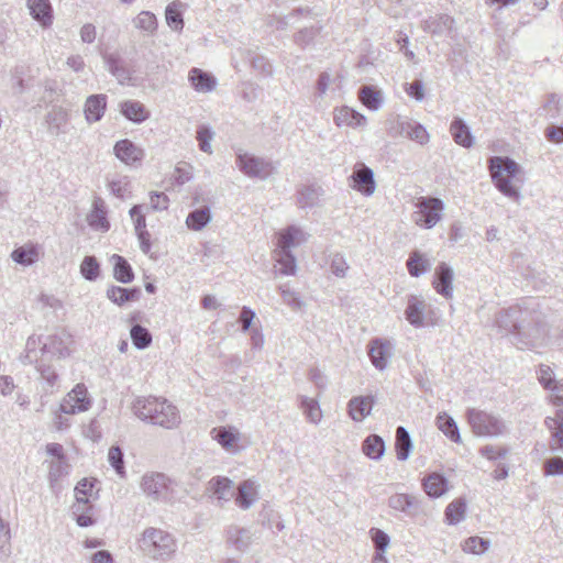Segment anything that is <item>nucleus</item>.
Returning <instances> with one entry per match:
<instances>
[{"instance_id":"obj_1","label":"nucleus","mask_w":563,"mask_h":563,"mask_svg":"<svg viewBox=\"0 0 563 563\" xmlns=\"http://www.w3.org/2000/svg\"><path fill=\"white\" fill-rule=\"evenodd\" d=\"M495 324L519 350L543 347L550 339L551 325L540 301L536 298L522 299L520 302L499 310Z\"/></svg>"},{"instance_id":"obj_2","label":"nucleus","mask_w":563,"mask_h":563,"mask_svg":"<svg viewBox=\"0 0 563 563\" xmlns=\"http://www.w3.org/2000/svg\"><path fill=\"white\" fill-rule=\"evenodd\" d=\"M75 351V340L66 330H58L46 336L31 335L25 344L24 354L21 355L23 364L38 362V357H56L59 360L69 357Z\"/></svg>"},{"instance_id":"obj_3","label":"nucleus","mask_w":563,"mask_h":563,"mask_svg":"<svg viewBox=\"0 0 563 563\" xmlns=\"http://www.w3.org/2000/svg\"><path fill=\"white\" fill-rule=\"evenodd\" d=\"M308 240V234L298 225L291 224L276 233V249L274 250V273L276 277L295 275L296 258L291 249L298 247Z\"/></svg>"},{"instance_id":"obj_4","label":"nucleus","mask_w":563,"mask_h":563,"mask_svg":"<svg viewBox=\"0 0 563 563\" xmlns=\"http://www.w3.org/2000/svg\"><path fill=\"white\" fill-rule=\"evenodd\" d=\"M133 411L141 420L165 429H174L180 423L178 409L166 399L137 398L133 404Z\"/></svg>"},{"instance_id":"obj_5","label":"nucleus","mask_w":563,"mask_h":563,"mask_svg":"<svg viewBox=\"0 0 563 563\" xmlns=\"http://www.w3.org/2000/svg\"><path fill=\"white\" fill-rule=\"evenodd\" d=\"M140 549L144 555L154 561L166 562L177 550L175 537L158 528H147L140 539Z\"/></svg>"},{"instance_id":"obj_6","label":"nucleus","mask_w":563,"mask_h":563,"mask_svg":"<svg viewBox=\"0 0 563 563\" xmlns=\"http://www.w3.org/2000/svg\"><path fill=\"white\" fill-rule=\"evenodd\" d=\"M465 416L473 433L478 437H499L507 432L506 422L497 415L468 408Z\"/></svg>"},{"instance_id":"obj_7","label":"nucleus","mask_w":563,"mask_h":563,"mask_svg":"<svg viewBox=\"0 0 563 563\" xmlns=\"http://www.w3.org/2000/svg\"><path fill=\"white\" fill-rule=\"evenodd\" d=\"M140 488L153 503H169L174 498V484L163 473L147 472L141 477Z\"/></svg>"},{"instance_id":"obj_8","label":"nucleus","mask_w":563,"mask_h":563,"mask_svg":"<svg viewBox=\"0 0 563 563\" xmlns=\"http://www.w3.org/2000/svg\"><path fill=\"white\" fill-rule=\"evenodd\" d=\"M235 164L240 172L250 178L267 179L273 172L271 161L256 156L243 150L235 153Z\"/></svg>"},{"instance_id":"obj_9","label":"nucleus","mask_w":563,"mask_h":563,"mask_svg":"<svg viewBox=\"0 0 563 563\" xmlns=\"http://www.w3.org/2000/svg\"><path fill=\"white\" fill-rule=\"evenodd\" d=\"M59 405L62 412L77 415L88 411L91 408L92 399L85 384L79 383L64 396Z\"/></svg>"},{"instance_id":"obj_10","label":"nucleus","mask_w":563,"mask_h":563,"mask_svg":"<svg viewBox=\"0 0 563 563\" xmlns=\"http://www.w3.org/2000/svg\"><path fill=\"white\" fill-rule=\"evenodd\" d=\"M349 186L362 194L363 196L369 197L376 190V183L374 178V172L372 168L366 166L364 163H356L353 167V172L349 177Z\"/></svg>"},{"instance_id":"obj_11","label":"nucleus","mask_w":563,"mask_h":563,"mask_svg":"<svg viewBox=\"0 0 563 563\" xmlns=\"http://www.w3.org/2000/svg\"><path fill=\"white\" fill-rule=\"evenodd\" d=\"M394 345L390 340L375 338L368 343V356L373 366L378 371H384L390 357L393 356Z\"/></svg>"},{"instance_id":"obj_12","label":"nucleus","mask_w":563,"mask_h":563,"mask_svg":"<svg viewBox=\"0 0 563 563\" xmlns=\"http://www.w3.org/2000/svg\"><path fill=\"white\" fill-rule=\"evenodd\" d=\"M236 506L242 510L253 507L260 499V484L253 478L240 483L234 495Z\"/></svg>"},{"instance_id":"obj_13","label":"nucleus","mask_w":563,"mask_h":563,"mask_svg":"<svg viewBox=\"0 0 563 563\" xmlns=\"http://www.w3.org/2000/svg\"><path fill=\"white\" fill-rule=\"evenodd\" d=\"M208 490L217 499V504L223 507L235 495L234 483L223 476L212 477L208 483Z\"/></svg>"},{"instance_id":"obj_14","label":"nucleus","mask_w":563,"mask_h":563,"mask_svg":"<svg viewBox=\"0 0 563 563\" xmlns=\"http://www.w3.org/2000/svg\"><path fill=\"white\" fill-rule=\"evenodd\" d=\"M36 364V371L40 374V382L43 391L46 395H53L59 388V375L56 368L46 363V360L43 357H38V362H33Z\"/></svg>"},{"instance_id":"obj_15","label":"nucleus","mask_w":563,"mask_h":563,"mask_svg":"<svg viewBox=\"0 0 563 563\" xmlns=\"http://www.w3.org/2000/svg\"><path fill=\"white\" fill-rule=\"evenodd\" d=\"M333 121L339 128L346 126L356 129L363 128L367 124V119L364 114L347 106H342L334 109Z\"/></svg>"},{"instance_id":"obj_16","label":"nucleus","mask_w":563,"mask_h":563,"mask_svg":"<svg viewBox=\"0 0 563 563\" xmlns=\"http://www.w3.org/2000/svg\"><path fill=\"white\" fill-rule=\"evenodd\" d=\"M113 151L117 158L126 165L140 163L144 157V151L128 139L118 141Z\"/></svg>"},{"instance_id":"obj_17","label":"nucleus","mask_w":563,"mask_h":563,"mask_svg":"<svg viewBox=\"0 0 563 563\" xmlns=\"http://www.w3.org/2000/svg\"><path fill=\"white\" fill-rule=\"evenodd\" d=\"M374 404L375 398L372 395L352 397L347 404L350 418L355 422L363 421L371 415Z\"/></svg>"},{"instance_id":"obj_18","label":"nucleus","mask_w":563,"mask_h":563,"mask_svg":"<svg viewBox=\"0 0 563 563\" xmlns=\"http://www.w3.org/2000/svg\"><path fill=\"white\" fill-rule=\"evenodd\" d=\"M211 438L217 441L224 450L231 453L239 451L240 433L232 427L213 428L210 432Z\"/></svg>"},{"instance_id":"obj_19","label":"nucleus","mask_w":563,"mask_h":563,"mask_svg":"<svg viewBox=\"0 0 563 563\" xmlns=\"http://www.w3.org/2000/svg\"><path fill=\"white\" fill-rule=\"evenodd\" d=\"M107 109V96L103 93L91 95L86 99L84 113L86 121L91 124L100 121Z\"/></svg>"},{"instance_id":"obj_20","label":"nucleus","mask_w":563,"mask_h":563,"mask_svg":"<svg viewBox=\"0 0 563 563\" xmlns=\"http://www.w3.org/2000/svg\"><path fill=\"white\" fill-rule=\"evenodd\" d=\"M31 16L43 27L53 23V8L49 0H26Z\"/></svg>"},{"instance_id":"obj_21","label":"nucleus","mask_w":563,"mask_h":563,"mask_svg":"<svg viewBox=\"0 0 563 563\" xmlns=\"http://www.w3.org/2000/svg\"><path fill=\"white\" fill-rule=\"evenodd\" d=\"M445 203L438 197H424V229H431L439 223L444 213Z\"/></svg>"},{"instance_id":"obj_22","label":"nucleus","mask_w":563,"mask_h":563,"mask_svg":"<svg viewBox=\"0 0 563 563\" xmlns=\"http://www.w3.org/2000/svg\"><path fill=\"white\" fill-rule=\"evenodd\" d=\"M450 133L454 142L464 148H471L475 143L470 126L460 117L453 118L450 124Z\"/></svg>"},{"instance_id":"obj_23","label":"nucleus","mask_w":563,"mask_h":563,"mask_svg":"<svg viewBox=\"0 0 563 563\" xmlns=\"http://www.w3.org/2000/svg\"><path fill=\"white\" fill-rule=\"evenodd\" d=\"M253 540V533L249 528L236 525L230 526L227 530V542L238 551L249 549Z\"/></svg>"},{"instance_id":"obj_24","label":"nucleus","mask_w":563,"mask_h":563,"mask_svg":"<svg viewBox=\"0 0 563 563\" xmlns=\"http://www.w3.org/2000/svg\"><path fill=\"white\" fill-rule=\"evenodd\" d=\"M488 169L490 174L500 173L503 177L514 179L519 173L520 166L510 157L493 156L488 161Z\"/></svg>"},{"instance_id":"obj_25","label":"nucleus","mask_w":563,"mask_h":563,"mask_svg":"<svg viewBox=\"0 0 563 563\" xmlns=\"http://www.w3.org/2000/svg\"><path fill=\"white\" fill-rule=\"evenodd\" d=\"M121 114L134 123H142L150 118V111L137 100H125L120 103Z\"/></svg>"},{"instance_id":"obj_26","label":"nucleus","mask_w":563,"mask_h":563,"mask_svg":"<svg viewBox=\"0 0 563 563\" xmlns=\"http://www.w3.org/2000/svg\"><path fill=\"white\" fill-rule=\"evenodd\" d=\"M103 60L107 69L111 73L112 76L117 78L121 85L130 81V71L125 67L123 59L118 53L104 55Z\"/></svg>"},{"instance_id":"obj_27","label":"nucleus","mask_w":563,"mask_h":563,"mask_svg":"<svg viewBox=\"0 0 563 563\" xmlns=\"http://www.w3.org/2000/svg\"><path fill=\"white\" fill-rule=\"evenodd\" d=\"M88 224L96 231L107 232L110 223L107 219V211L102 199L98 198L93 201L92 210L87 216Z\"/></svg>"},{"instance_id":"obj_28","label":"nucleus","mask_w":563,"mask_h":563,"mask_svg":"<svg viewBox=\"0 0 563 563\" xmlns=\"http://www.w3.org/2000/svg\"><path fill=\"white\" fill-rule=\"evenodd\" d=\"M449 490V483L443 474L433 472L424 477V494L431 498L443 496Z\"/></svg>"},{"instance_id":"obj_29","label":"nucleus","mask_w":563,"mask_h":563,"mask_svg":"<svg viewBox=\"0 0 563 563\" xmlns=\"http://www.w3.org/2000/svg\"><path fill=\"white\" fill-rule=\"evenodd\" d=\"M188 79L194 89L202 93L212 91L217 84L216 79L210 74L200 68H191L188 74Z\"/></svg>"},{"instance_id":"obj_30","label":"nucleus","mask_w":563,"mask_h":563,"mask_svg":"<svg viewBox=\"0 0 563 563\" xmlns=\"http://www.w3.org/2000/svg\"><path fill=\"white\" fill-rule=\"evenodd\" d=\"M68 120V111L62 107H53L46 114L48 131L54 135L65 132V126Z\"/></svg>"},{"instance_id":"obj_31","label":"nucleus","mask_w":563,"mask_h":563,"mask_svg":"<svg viewBox=\"0 0 563 563\" xmlns=\"http://www.w3.org/2000/svg\"><path fill=\"white\" fill-rule=\"evenodd\" d=\"M563 112V100L556 93H549L545 97V101L538 110L539 117H543L547 120H558Z\"/></svg>"},{"instance_id":"obj_32","label":"nucleus","mask_w":563,"mask_h":563,"mask_svg":"<svg viewBox=\"0 0 563 563\" xmlns=\"http://www.w3.org/2000/svg\"><path fill=\"white\" fill-rule=\"evenodd\" d=\"M393 130L397 135L421 143L420 140L422 139V126L413 120L399 118Z\"/></svg>"},{"instance_id":"obj_33","label":"nucleus","mask_w":563,"mask_h":563,"mask_svg":"<svg viewBox=\"0 0 563 563\" xmlns=\"http://www.w3.org/2000/svg\"><path fill=\"white\" fill-rule=\"evenodd\" d=\"M38 256L40 249L37 245H34L32 243L19 246L11 253L12 261L23 266H30L34 264L35 262H37Z\"/></svg>"},{"instance_id":"obj_34","label":"nucleus","mask_w":563,"mask_h":563,"mask_svg":"<svg viewBox=\"0 0 563 563\" xmlns=\"http://www.w3.org/2000/svg\"><path fill=\"white\" fill-rule=\"evenodd\" d=\"M385 442L377 434H369L362 443V452L373 461H379L385 454Z\"/></svg>"},{"instance_id":"obj_35","label":"nucleus","mask_w":563,"mask_h":563,"mask_svg":"<svg viewBox=\"0 0 563 563\" xmlns=\"http://www.w3.org/2000/svg\"><path fill=\"white\" fill-rule=\"evenodd\" d=\"M184 8L185 4L181 1L175 0L170 2L165 9L166 23L173 31L181 32L184 29Z\"/></svg>"},{"instance_id":"obj_36","label":"nucleus","mask_w":563,"mask_h":563,"mask_svg":"<svg viewBox=\"0 0 563 563\" xmlns=\"http://www.w3.org/2000/svg\"><path fill=\"white\" fill-rule=\"evenodd\" d=\"M212 220L210 208L205 206L190 211L186 219L188 229L200 231L206 228Z\"/></svg>"},{"instance_id":"obj_37","label":"nucleus","mask_w":563,"mask_h":563,"mask_svg":"<svg viewBox=\"0 0 563 563\" xmlns=\"http://www.w3.org/2000/svg\"><path fill=\"white\" fill-rule=\"evenodd\" d=\"M388 505L390 508L406 512L407 515H415L418 510L417 498L406 494H395L389 497Z\"/></svg>"},{"instance_id":"obj_38","label":"nucleus","mask_w":563,"mask_h":563,"mask_svg":"<svg viewBox=\"0 0 563 563\" xmlns=\"http://www.w3.org/2000/svg\"><path fill=\"white\" fill-rule=\"evenodd\" d=\"M92 508L88 500L76 501L73 505V516L79 527L86 528L95 525L96 520L92 517Z\"/></svg>"},{"instance_id":"obj_39","label":"nucleus","mask_w":563,"mask_h":563,"mask_svg":"<svg viewBox=\"0 0 563 563\" xmlns=\"http://www.w3.org/2000/svg\"><path fill=\"white\" fill-rule=\"evenodd\" d=\"M360 101L372 111H377L383 106L382 92L373 86H362L358 90Z\"/></svg>"},{"instance_id":"obj_40","label":"nucleus","mask_w":563,"mask_h":563,"mask_svg":"<svg viewBox=\"0 0 563 563\" xmlns=\"http://www.w3.org/2000/svg\"><path fill=\"white\" fill-rule=\"evenodd\" d=\"M494 186L506 197L519 202L521 194L519 188L512 183L511 178L503 177L499 174H490Z\"/></svg>"},{"instance_id":"obj_41","label":"nucleus","mask_w":563,"mask_h":563,"mask_svg":"<svg viewBox=\"0 0 563 563\" xmlns=\"http://www.w3.org/2000/svg\"><path fill=\"white\" fill-rule=\"evenodd\" d=\"M132 22L134 27L145 35H154L158 27L157 18L151 11H141Z\"/></svg>"},{"instance_id":"obj_42","label":"nucleus","mask_w":563,"mask_h":563,"mask_svg":"<svg viewBox=\"0 0 563 563\" xmlns=\"http://www.w3.org/2000/svg\"><path fill=\"white\" fill-rule=\"evenodd\" d=\"M453 25V19L448 14H441L424 21V32L435 35L449 34Z\"/></svg>"},{"instance_id":"obj_43","label":"nucleus","mask_w":563,"mask_h":563,"mask_svg":"<svg viewBox=\"0 0 563 563\" xmlns=\"http://www.w3.org/2000/svg\"><path fill=\"white\" fill-rule=\"evenodd\" d=\"M437 426L452 442L461 443L460 429L451 416L446 413L438 415Z\"/></svg>"},{"instance_id":"obj_44","label":"nucleus","mask_w":563,"mask_h":563,"mask_svg":"<svg viewBox=\"0 0 563 563\" xmlns=\"http://www.w3.org/2000/svg\"><path fill=\"white\" fill-rule=\"evenodd\" d=\"M107 295L111 301L121 306L125 302L137 300L140 296V289H126L122 287L112 286L111 288L108 289Z\"/></svg>"},{"instance_id":"obj_45","label":"nucleus","mask_w":563,"mask_h":563,"mask_svg":"<svg viewBox=\"0 0 563 563\" xmlns=\"http://www.w3.org/2000/svg\"><path fill=\"white\" fill-rule=\"evenodd\" d=\"M466 501L457 498L451 501L445 508V520L449 525H456L465 518Z\"/></svg>"},{"instance_id":"obj_46","label":"nucleus","mask_w":563,"mask_h":563,"mask_svg":"<svg viewBox=\"0 0 563 563\" xmlns=\"http://www.w3.org/2000/svg\"><path fill=\"white\" fill-rule=\"evenodd\" d=\"M396 453L399 461L408 459L411 450V439L408 431L404 427H398L396 430Z\"/></svg>"},{"instance_id":"obj_47","label":"nucleus","mask_w":563,"mask_h":563,"mask_svg":"<svg viewBox=\"0 0 563 563\" xmlns=\"http://www.w3.org/2000/svg\"><path fill=\"white\" fill-rule=\"evenodd\" d=\"M113 275L118 282H132L133 272L125 258L120 255H112Z\"/></svg>"},{"instance_id":"obj_48","label":"nucleus","mask_w":563,"mask_h":563,"mask_svg":"<svg viewBox=\"0 0 563 563\" xmlns=\"http://www.w3.org/2000/svg\"><path fill=\"white\" fill-rule=\"evenodd\" d=\"M300 407L306 416V418L314 424H318L322 419V411L319 402L306 396L300 397Z\"/></svg>"},{"instance_id":"obj_49","label":"nucleus","mask_w":563,"mask_h":563,"mask_svg":"<svg viewBox=\"0 0 563 563\" xmlns=\"http://www.w3.org/2000/svg\"><path fill=\"white\" fill-rule=\"evenodd\" d=\"M322 195L321 187L307 186L302 188L298 196V205L300 208H310L318 203Z\"/></svg>"},{"instance_id":"obj_50","label":"nucleus","mask_w":563,"mask_h":563,"mask_svg":"<svg viewBox=\"0 0 563 563\" xmlns=\"http://www.w3.org/2000/svg\"><path fill=\"white\" fill-rule=\"evenodd\" d=\"M130 336H131L132 343L139 350H144V349L148 347L152 343V335H151L150 331L140 324H134L131 328Z\"/></svg>"},{"instance_id":"obj_51","label":"nucleus","mask_w":563,"mask_h":563,"mask_svg":"<svg viewBox=\"0 0 563 563\" xmlns=\"http://www.w3.org/2000/svg\"><path fill=\"white\" fill-rule=\"evenodd\" d=\"M11 554V531L9 522L0 516V560H7Z\"/></svg>"},{"instance_id":"obj_52","label":"nucleus","mask_w":563,"mask_h":563,"mask_svg":"<svg viewBox=\"0 0 563 563\" xmlns=\"http://www.w3.org/2000/svg\"><path fill=\"white\" fill-rule=\"evenodd\" d=\"M108 462L121 478L125 476L124 454L118 445L109 449Z\"/></svg>"},{"instance_id":"obj_53","label":"nucleus","mask_w":563,"mask_h":563,"mask_svg":"<svg viewBox=\"0 0 563 563\" xmlns=\"http://www.w3.org/2000/svg\"><path fill=\"white\" fill-rule=\"evenodd\" d=\"M406 319L415 327H420L422 323L421 302L416 298H410L408 307L405 311Z\"/></svg>"},{"instance_id":"obj_54","label":"nucleus","mask_w":563,"mask_h":563,"mask_svg":"<svg viewBox=\"0 0 563 563\" xmlns=\"http://www.w3.org/2000/svg\"><path fill=\"white\" fill-rule=\"evenodd\" d=\"M489 547V541L481 537H471L465 540L463 550L467 553L481 554Z\"/></svg>"},{"instance_id":"obj_55","label":"nucleus","mask_w":563,"mask_h":563,"mask_svg":"<svg viewBox=\"0 0 563 563\" xmlns=\"http://www.w3.org/2000/svg\"><path fill=\"white\" fill-rule=\"evenodd\" d=\"M130 181L128 177L120 176L111 179L108 184L111 194L118 198H125L129 192Z\"/></svg>"},{"instance_id":"obj_56","label":"nucleus","mask_w":563,"mask_h":563,"mask_svg":"<svg viewBox=\"0 0 563 563\" xmlns=\"http://www.w3.org/2000/svg\"><path fill=\"white\" fill-rule=\"evenodd\" d=\"M368 533L376 551H386L388 549L390 538L385 531L378 528H371Z\"/></svg>"},{"instance_id":"obj_57","label":"nucleus","mask_w":563,"mask_h":563,"mask_svg":"<svg viewBox=\"0 0 563 563\" xmlns=\"http://www.w3.org/2000/svg\"><path fill=\"white\" fill-rule=\"evenodd\" d=\"M69 465L67 464V460H56L51 462L49 471H48V479L53 485L60 477L68 474Z\"/></svg>"},{"instance_id":"obj_58","label":"nucleus","mask_w":563,"mask_h":563,"mask_svg":"<svg viewBox=\"0 0 563 563\" xmlns=\"http://www.w3.org/2000/svg\"><path fill=\"white\" fill-rule=\"evenodd\" d=\"M213 132L208 126H199L197 130V141L199 143V148L207 153H212L211 141L213 139Z\"/></svg>"},{"instance_id":"obj_59","label":"nucleus","mask_w":563,"mask_h":563,"mask_svg":"<svg viewBox=\"0 0 563 563\" xmlns=\"http://www.w3.org/2000/svg\"><path fill=\"white\" fill-rule=\"evenodd\" d=\"M82 276L88 280H93L99 274V264L92 256H86L80 265Z\"/></svg>"},{"instance_id":"obj_60","label":"nucleus","mask_w":563,"mask_h":563,"mask_svg":"<svg viewBox=\"0 0 563 563\" xmlns=\"http://www.w3.org/2000/svg\"><path fill=\"white\" fill-rule=\"evenodd\" d=\"M93 486H95V483L87 478L79 481L75 487L76 501H85V500L89 501V498L92 496Z\"/></svg>"},{"instance_id":"obj_61","label":"nucleus","mask_w":563,"mask_h":563,"mask_svg":"<svg viewBox=\"0 0 563 563\" xmlns=\"http://www.w3.org/2000/svg\"><path fill=\"white\" fill-rule=\"evenodd\" d=\"M543 473L545 476L563 475V459L560 456L547 459L543 463Z\"/></svg>"},{"instance_id":"obj_62","label":"nucleus","mask_w":563,"mask_h":563,"mask_svg":"<svg viewBox=\"0 0 563 563\" xmlns=\"http://www.w3.org/2000/svg\"><path fill=\"white\" fill-rule=\"evenodd\" d=\"M130 217L134 222L135 233L147 232L145 214L143 212V206H141V205L133 206L130 210Z\"/></svg>"},{"instance_id":"obj_63","label":"nucleus","mask_w":563,"mask_h":563,"mask_svg":"<svg viewBox=\"0 0 563 563\" xmlns=\"http://www.w3.org/2000/svg\"><path fill=\"white\" fill-rule=\"evenodd\" d=\"M509 450L505 446L485 445L481 449V454L490 461L505 459Z\"/></svg>"},{"instance_id":"obj_64","label":"nucleus","mask_w":563,"mask_h":563,"mask_svg":"<svg viewBox=\"0 0 563 563\" xmlns=\"http://www.w3.org/2000/svg\"><path fill=\"white\" fill-rule=\"evenodd\" d=\"M545 139L554 144L563 143V124L558 125L554 123L549 124L544 130Z\"/></svg>"}]
</instances>
